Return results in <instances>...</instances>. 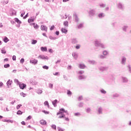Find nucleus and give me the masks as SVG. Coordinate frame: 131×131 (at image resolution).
<instances>
[{
	"label": "nucleus",
	"mask_w": 131,
	"mask_h": 131,
	"mask_svg": "<svg viewBox=\"0 0 131 131\" xmlns=\"http://www.w3.org/2000/svg\"><path fill=\"white\" fill-rule=\"evenodd\" d=\"M40 124H42V125L47 124V121H46V120H41L40 121Z\"/></svg>",
	"instance_id": "obj_27"
},
{
	"label": "nucleus",
	"mask_w": 131,
	"mask_h": 131,
	"mask_svg": "<svg viewBox=\"0 0 131 131\" xmlns=\"http://www.w3.org/2000/svg\"><path fill=\"white\" fill-rule=\"evenodd\" d=\"M74 115L75 116H79L81 115V114L80 113H75Z\"/></svg>",
	"instance_id": "obj_56"
},
{
	"label": "nucleus",
	"mask_w": 131,
	"mask_h": 131,
	"mask_svg": "<svg viewBox=\"0 0 131 131\" xmlns=\"http://www.w3.org/2000/svg\"><path fill=\"white\" fill-rule=\"evenodd\" d=\"M72 55L73 58L75 59V60H77L78 58V54H77V53L74 52L72 53Z\"/></svg>",
	"instance_id": "obj_14"
},
{
	"label": "nucleus",
	"mask_w": 131,
	"mask_h": 131,
	"mask_svg": "<svg viewBox=\"0 0 131 131\" xmlns=\"http://www.w3.org/2000/svg\"><path fill=\"white\" fill-rule=\"evenodd\" d=\"M43 69H46V70H48L49 69V67L47 66H42Z\"/></svg>",
	"instance_id": "obj_50"
},
{
	"label": "nucleus",
	"mask_w": 131,
	"mask_h": 131,
	"mask_svg": "<svg viewBox=\"0 0 131 131\" xmlns=\"http://www.w3.org/2000/svg\"><path fill=\"white\" fill-rule=\"evenodd\" d=\"M31 83L33 85H36L37 84V82H36L35 81H32V82H31Z\"/></svg>",
	"instance_id": "obj_41"
},
{
	"label": "nucleus",
	"mask_w": 131,
	"mask_h": 131,
	"mask_svg": "<svg viewBox=\"0 0 131 131\" xmlns=\"http://www.w3.org/2000/svg\"><path fill=\"white\" fill-rule=\"evenodd\" d=\"M38 59H41L42 60H49V57L48 56H45V55H39L38 57Z\"/></svg>",
	"instance_id": "obj_8"
},
{
	"label": "nucleus",
	"mask_w": 131,
	"mask_h": 131,
	"mask_svg": "<svg viewBox=\"0 0 131 131\" xmlns=\"http://www.w3.org/2000/svg\"><path fill=\"white\" fill-rule=\"evenodd\" d=\"M128 69H129V72H130V73H131V67H130V65H128L127 66Z\"/></svg>",
	"instance_id": "obj_63"
},
{
	"label": "nucleus",
	"mask_w": 131,
	"mask_h": 131,
	"mask_svg": "<svg viewBox=\"0 0 131 131\" xmlns=\"http://www.w3.org/2000/svg\"><path fill=\"white\" fill-rule=\"evenodd\" d=\"M78 67L80 69H84V68H85V65L83 64H79Z\"/></svg>",
	"instance_id": "obj_20"
},
{
	"label": "nucleus",
	"mask_w": 131,
	"mask_h": 131,
	"mask_svg": "<svg viewBox=\"0 0 131 131\" xmlns=\"http://www.w3.org/2000/svg\"><path fill=\"white\" fill-rule=\"evenodd\" d=\"M1 52H2V54H6V53H7V51H6V50H4V49H2L1 50Z\"/></svg>",
	"instance_id": "obj_55"
},
{
	"label": "nucleus",
	"mask_w": 131,
	"mask_h": 131,
	"mask_svg": "<svg viewBox=\"0 0 131 131\" xmlns=\"http://www.w3.org/2000/svg\"><path fill=\"white\" fill-rule=\"evenodd\" d=\"M84 73V71L80 70L78 72V74H79V75H81Z\"/></svg>",
	"instance_id": "obj_39"
},
{
	"label": "nucleus",
	"mask_w": 131,
	"mask_h": 131,
	"mask_svg": "<svg viewBox=\"0 0 131 131\" xmlns=\"http://www.w3.org/2000/svg\"><path fill=\"white\" fill-rule=\"evenodd\" d=\"M37 62H38V61L36 59H33V60H31L30 61V63H31L32 64H33L34 65H36V64H37Z\"/></svg>",
	"instance_id": "obj_15"
},
{
	"label": "nucleus",
	"mask_w": 131,
	"mask_h": 131,
	"mask_svg": "<svg viewBox=\"0 0 131 131\" xmlns=\"http://www.w3.org/2000/svg\"><path fill=\"white\" fill-rule=\"evenodd\" d=\"M49 38H50V39H51L52 40H56V39H57V37H53L52 36H50Z\"/></svg>",
	"instance_id": "obj_34"
},
{
	"label": "nucleus",
	"mask_w": 131,
	"mask_h": 131,
	"mask_svg": "<svg viewBox=\"0 0 131 131\" xmlns=\"http://www.w3.org/2000/svg\"><path fill=\"white\" fill-rule=\"evenodd\" d=\"M24 62H25V60L24 59V58H21L20 60V62L21 63V64H23Z\"/></svg>",
	"instance_id": "obj_53"
},
{
	"label": "nucleus",
	"mask_w": 131,
	"mask_h": 131,
	"mask_svg": "<svg viewBox=\"0 0 131 131\" xmlns=\"http://www.w3.org/2000/svg\"><path fill=\"white\" fill-rule=\"evenodd\" d=\"M65 111V109L61 108L59 109V112L57 113V115H59L61 114V116L58 117V118H64L65 117V115H64V112Z\"/></svg>",
	"instance_id": "obj_2"
},
{
	"label": "nucleus",
	"mask_w": 131,
	"mask_h": 131,
	"mask_svg": "<svg viewBox=\"0 0 131 131\" xmlns=\"http://www.w3.org/2000/svg\"><path fill=\"white\" fill-rule=\"evenodd\" d=\"M98 17L99 18H103V17H105V15H104V14L103 13H101L98 14Z\"/></svg>",
	"instance_id": "obj_30"
},
{
	"label": "nucleus",
	"mask_w": 131,
	"mask_h": 131,
	"mask_svg": "<svg viewBox=\"0 0 131 131\" xmlns=\"http://www.w3.org/2000/svg\"><path fill=\"white\" fill-rule=\"evenodd\" d=\"M55 28V26L53 25L52 26H51L50 28V30H54V29Z\"/></svg>",
	"instance_id": "obj_62"
},
{
	"label": "nucleus",
	"mask_w": 131,
	"mask_h": 131,
	"mask_svg": "<svg viewBox=\"0 0 131 131\" xmlns=\"http://www.w3.org/2000/svg\"><path fill=\"white\" fill-rule=\"evenodd\" d=\"M12 60H13V61H16V56L15 55H13L12 56Z\"/></svg>",
	"instance_id": "obj_64"
},
{
	"label": "nucleus",
	"mask_w": 131,
	"mask_h": 131,
	"mask_svg": "<svg viewBox=\"0 0 131 131\" xmlns=\"http://www.w3.org/2000/svg\"><path fill=\"white\" fill-rule=\"evenodd\" d=\"M37 94H38V95H41V94H42V91L41 90H38L36 91Z\"/></svg>",
	"instance_id": "obj_36"
},
{
	"label": "nucleus",
	"mask_w": 131,
	"mask_h": 131,
	"mask_svg": "<svg viewBox=\"0 0 131 131\" xmlns=\"http://www.w3.org/2000/svg\"><path fill=\"white\" fill-rule=\"evenodd\" d=\"M126 62V58H125V57H124V56H123L122 57L121 64L122 65H125Z\"/></svg>",
	"instance_id": "obj_12"
},
{
	"label": "nucleus",
	"mask_w": 131,
	"mask_h": 131,
	"mask_svg": "<svg viewBox=\"0 0 131 131\" xmlns=\"http://www.w3.org/2000/svg\"><path fill=\"white\" fill-rule=\"evenodd\" d=\"M53 84L52 83H49V88L50 89H53Z\"/></svg>",
	"instance_id": "obj_51"
},
{
	"label": "nucleus",
	"mask_w": 131,
	"mask_h": 131,
	"mask_svg": "<svg viewBox=\"0 0 131 131\" xmlns=\"http://www.w3.org/2000/svg\"><path fill=\"white\" fill-rule=\"evenodd\" d=\"M19 89H20L21 90H24V89H26L27 85H26V84L20 83L19 84Z\"/></svg>",
	"instance_id": "obj_10"
},
{
	"label": "nucleus",
	"mask_w": 131,
	"mask_h": 131,
	"mask_svg": "<svg viewBox=\"0 0 131 131\" xmlns=\"http://www.w3.org/2000/svg\"><path fill=\"white\" fill-rule=\"evenodd\" d=\"M100 8H105L106 7V4H101L99 5Z\"/></svg>",
	"instance_id": "obj_47"
},
{
	"label": "nucleus",
	"mask_w": 131,
	"mask_h": 131,
	"mask_svg": "<svg viewBox=\"0 0 131 131\" xmlns=\"http://www.w3.org/2000/svg\"><path fill=\"white\" fill-rule=\"evenodd\" d=\"M86 78V76L84 75H80L78 76V79L81 80L82 79H85Z\"/></svg>",
	"instance_id": "obj_13"
},
{
	"label": "nucleus",
	"mask_w": 131,
	"mask_h": 131,
	"mask_svg": "<svg viewBox=\"0 0 131 131\" xmlns=\"http://www.w3.org/2000/svg\"><path fill=\"white\" fill-rule=\"evenodd\" d=\"M71 42L73 45H75L76 43H78V40L76 38H73L71 39Z\"/></svg>",
	"instance_id": "obj_6"
},
{
	"label": "nucleus",
	"mask_w": 131,
	"mask_h": 131,
	"mask_svg": "<svg viewBox=\"0 0 131 131\" xmlns=\"http://www.w3.org/2000/svg\"><path fill=\"white\" fill-rule=\"evenodd\" d=\"M16 114H17V115H22V114H23V112L19 110L16 113Z\"/></svg>",
	"instance_id": "obj_37"
},
{
	"label": "nucleus",
	"mask_w": 131,
	"mask_h": 131,
	"mask_svg": "<svg viewBox=\"0 0 131 131\" xmlns=\"http://www.w3.org/2000/svg\"><path fill=\"white\" fill-rule=\"evenodd\" d=\"M117 8L119 10H121V11H123L124 10V5L122 4L121 2H119L117 5Z\"/></svg>",
	"instance_id": "obj_3"
},
{
	"label": "nucleus",
	"mask_w": 131,
	"mask_h": 131,
	"mask_svg": "<svg viewBox=\"0 0 131 131\" xmlns=\"http://www.w3.org/2000/svg\"><path fill=\"white\" fill-rule=\"evenodd\" d=\"M4 68H9L10 67V64L7 63L4 66Z\"/></svg>",
	"instance_id": "obj_45"
},
{
	"label": "nucleus",
	"mask_w": 131,
	"mask_h": 131,
	"mask_svg": "<svg viewBox=\"0 0 131 131\" xmlns=\"http://www.w3.org/2000/svg\"><path fill=\"white\" fill-rule=\"evenodd\" d=\"M22 106V104H18L17 106H16V109L18 110L20 107Z\"/></svg>",
	"instance_id": "obj_59"
},
{
	"label": "nucleus",
	"mask_w": 131,
	"mask_h": 131,
	"mask_svg": "<svg viewBox=\"0 0 131 131\" xmlns=\"http://www.w3.org/2000/svg\"><path fill=\"white\" fill-rule=\"evenodd\" d=\"M41 30H42L43 31H46V32H48V27L46 26L42 25L40 27Z\"/></svg>",
	"instance_id": "obj_11"
},
{
	"label": "nucleus",
	"mask_w": 131,
	"mask_h": 131,
	"mask_svg": "<svg viewBox=\"0 0 131 131\" xmlns=\"http://www.w3.org/2000/svg\"><path fill=\"white\" fill-rule=\"evenodd\" d=\"M76 49L77 50H79V49H80V45H78L76 46Z\"/></svg>",
	"instance_id": "obj_57"
},
{
	"label": "nucleus",
	"mask_w": 131,
	"mask_h": 131,
	"mask_svg": "<svg viewBox=\"0 0 131 131\" xmlns=\"http://www.w3.org/2000/svg\"><path fill=\"white\" fill-rule=\"evenodd\" d=\"M40 50L42 52H47V51H48V48H47V47H42L40 48Z\"/></svg>",
	"instance_id": "obj_21"
},
{
	"label": "nucleus",
	"mask_w": 131,
	"mask_h": 131,
	"mask_svg": "<svg viewBox=\"0 0 131 131\" xmlns=\"http://www.w3.org/2000/svg\"><path fill=\"white\" fill-rule=\"evenodd\" d=\"M14 21L16 22V23L18 24V27H20V24H22V21L21 20H19V18H15Z\"/></svg>",
	"instance_id": "obj_9"
},
{
	"label": "nucleus",
	"mask_w": 131,
	"mask_h": 131,
	"mask_svg": "<svg viewBox=\"0 0 131 131\" xmlns=\"http://www.w3.org/2000/svg\"><path fill=\"white\" fill-rule=\"evenodd\" d=\"M81 100H82V96H80L78 97V101H81Z\"/></svg>",
	"instance_id": "obj_61"
},
{
	"label": "nucleus",
	"mask_w": 131,
	"mask_h": 131,
	"mask_svg": "<svg viewBox=\"0 0 131 131\" xmlns=\"http://www.w3.org/2000/svg\"><path fill=\"white\" fill-rule=\"evenodd\" d=\"M95 47H100L102 49H105V45L101 43V41L96 40L95 41Z\"/></svg>",
	"instance_id": "obj_1"
},
{
	"label": "nucleus",
	"mask_w": 131,
	"mask_h": 131,
	"mask_svg": "<svg viewBox=\"0 0 131 131\" xmlns=\"http://www.w3.org/2000/svg\"><path fill=\"white\" fill-rule=\"evenodd\" d=\"M122 79L123 82L125 83H126V82H128V79H127V78L125 77H122Z\"/></svg>",
	"instance_id": "obj_18"
},
{
	"label": "nucleus",
	"mask_w": 131,
	"mask_h": 131,
	"mask_svg": "<svg viewBox=\"0 0 131 131\" xmlns=\"http://www.w3.org/2000/svg\"><path fill=\"white\" fill-rule=\"evenodd\" d=\"M63 25L68 27V21H65L63 22Z\"/></svg>",
	"instance_id": "obj_48"
},
{
	"label": "nucleus",
	"mask_w": 131,
	"mask_h": 131,
	"mask_svg": "<svg viewBox=\"0 0 131 131\" xmlns=\"http://www.w3.org/2000/svg\"><path fill=\"white\" fill-rule=\"evenodd\" d=\"M88 62L89 63H90V64H91L92 65L97 64V62L94 60H89Z\"/></svg>",
	"instance_id": "obj_16"
},
{
	"label": "nucleus",
	"mask_w": 131,
	"mask_h": 131,
	"mask_svg": "<svg viewBox=\"0 0 131 131\" xmlns=\"http://www.w3.org/2000/svg\"><path fill=\"white\" fill-rule=\"evenodd\" d=\"M99 58H100V59H105L106 56H105V55H99Z\"/></svg>",
	"instance_id": "obj_40"
},
{
	"label": "nucleus",
	"mask_w": 131,
	"mask_h": 131,
	"mask_svg": "<svg viewBox=\"0 0 131 131\" xmlns=\"http://www.w3.org/2000/svg\"><path fill=\"white\" fill-rule=\"evenodd\" d=\"M99 70L100 71H101V72H103V71H106V70H108V67H100L99 68Z\"/></svg>",
	"instance_id": "obj_7"
},
{
	"label": "nucleus",
	"mask_w": 131,
	"mask_h": 131,
	"mask_svg": "<svg viewBox=\"0 0 131 131\" xmlns=\"http://www.w3.org/2000/svg\"><path fill=\"white\" fill-rule=\"evenodd\" d=\"M28 23H31V22H34V18H32V17L31 18H29L28 20Z\"/></svg>",
	"instance_id": "obj_29"
},
{
	"label": "nucleus",
	"mask_w": 131,
	"mask_h": 131,
	"mask_svg": "<svg viewBox=\"0 0 131 131\" xmlns=\"http://www.w3.org/2000/svg\"><path fill=\"white\" fill-rule=\"evenodd\" d=\"M44 105H45V106H47L48 108H50V104H49V102L48 101H46L44 102Z\"/></svg>",
	"instance_id": "obj_32"
},
{
	"label": "nucleus",
	"mask_w": 131,
	"mask_h": 131,
	"mask_svg": "<svg viewBox=\"0 0 131 131\" xmlns=\"http://www.w3.org/2000/svg\"><path fill=\"white\" fill-rule=\"evenodd\" d=\"M91 111H92V110L90 107L87 108L86 110V113H90V112H91Z\"/></svg>",
	"instance_id": "obj_42"
},
{
	"label": "nucleus",
	"mask_w": 131,
	"mask_h": 131,
	"mask_svg": "<svg viewBox=\"0 0 131 131\" xmlns=\"http://www.w3.org/2000/svg\"><path fill=\"white\" fill-rule=\"evenodd\" d=\"M127 28H128V26H124L122 27L123 31H124V32H126Z\"/></svg>",
	"instance_id": "obj_24"
},
{
	"label": "nucleus",
	"mask_w": 131,
	"mask_h": 131,
	"mask_svg": "<svg viewBox=\"0 0 131 131\" xmlns=\"http://www.w3.org/2000/svg\"><path fill=\"white\" fill-rule=\"evenodd\" d=\"M102 54L104 56H107L108 55V52L106 50L103 51Z\"/></svg>",
	"instance_id": "obj_38"
},
{
	"label": "nucleus",
	"mask_w": 131,
	"mask_h": 131,
	"mask_svg": "<svg viewBox=\"0 0 131 131\" xmlns=\"http://www.w3.org/2000/svg\"><path fill=\"white\" fill-rule=\"evenodd\" d=\"M12 83H13V81L9 79L8 81L7 82V85L8 89L10 88V85H12Z\"/></svg>",
	"instance_id": "obj_17"
},
{
	"label": "nucleus",
	"mask_w": 131,
	"mask_h": 131,
	"mask_svg": "<svg viewBox=\"0 0 131 131\" xmlns=\"http://www.w3.org/2000/svg\"><path fill=\"white\" fill-rule=\"evenodd\" d=\"M7 122L9 123V122H11V123H13V122H14V121L12 120H7V121H6Z\"/></svg>",
	"instance_id": "obj_60"
},
{
	"label": "nucleus",
	"mask_w": 131,
	"mask_h": 131,
	"mask_svg": "<svg viewBox=\"0 0 131 131\" xmlns=\"http://www.w3.org/2000/svg\"><path fill=\"white\" fill-rule=\"evenodd\" d=\"M82 27H83V23H81L78 26V29H81Z\"/></svg>",
	"instance_id": "obj_33"
},
{
	"label": "nucleus",
	"mask_w": 131,
	"mask_h": 131,
	"mask_svg": "<svg viewBox=\"0 0 131 131\" xmlns=\"http://www.w3.org/2000/svg\"><path fill=\"white\" fill-rule=\"evenodd\" d=\"M100 92L101 93V94H103L104 95L107 93V92H106V91H105L104 89L100 90Z\"/></svg>",
	"instance_id": "obj_31"
},
{
	"label": "nucleus",
	"mask_w": 131,
	"mask_h": 131,
	"mask_svg": "<svg viewBox=\"0 0 131 131\" xmlns=\"http://www.w3.org/2000/svg\"><path fill=\"white\" fill-rule=\"evenodd\" d=\"M73 17L75 19V22H76V23H78V22H79V18L78 17V15H77V14H74L73 15Z\"/></svg>",
	"instance_id": "obj_5"
},
{
	"label": "nucleus",
	"mask_w": 131,
	"mask_h": 131,
	"mask_svg": "<svg viewBox=\"0 0 131 131\" xmlns=\"http://www.w3.org/2000/svg\"><path fill=\"white\" fill-rule=\"evenodd\" d=\"M57 102H58L57 99H55L52 101V104L53 105L54 107H56L57 106Z\"/></svg>",
	"instance_id": "obj_23"
},
{
	"label": "nucleus",
	"mask_w": 131,
	"mask_h": 131,
	"mask_svg": "<svg viewBox=\"0 0 131 131\" xmlns=\"http://www.w3.org/2000/svg\"><path fill=\"white\" fill-rule=\"evenodd\" d=\"M42 112H43V113H45V114H49V113H50V112L46 111L45 110H43Z\"/></svg>",
	"instance_id": "obj_54"
},
{
	"label": "nucleus",
	"mask_w": 131,
	"mask_h": 131,
	"mask_svg": "<svg viewBox=\"0 0 131 131\" xmlns=\"http://www.w3.org/2000/svg\"><path fill=\"white\" fill-rule=\"evenodd\" d=\"M14 82L15 83H16L17 84H18V85H19V84L21 83L19 80H18V79H14Z\"/></svg>",
	"instance_id": "obj_35"
},
{
	"label": "nucleus",
	"mask_w": 131,
	"mask_h": 131,
	"mask_svg": "<svg viewBox=\"0 0 131 131\" xmlns=\"http://www.w3.org/2000/svg\"><path fill=\"white\" fill-rule=\"evenodd\" d=\"M20 96H21L22 97H24V98L25 97H26V94H25V93H23V92H21V93H20Z\"/></svg>",
	"instance_id": "obj_46"
},
{
	"label": "nucleus",
	"mask_w": 131,
	"mask_h": 131,
	"mask_svg": "<svg viewBox=\"0 0 131 131\" xmlns=\"http://www.w3.org/2000/svg\"><path fill=\"white\" fill-rule=\"evenodd\" d=\"M9 40H10V39H9V38H8L7 37V36H5L3 39V41H4V42H5V43L8 42V41H9Z\"/></svg>",
	"instance_id": "obj_25"
},
{
	"label": "nucleus",
	"mask_w": 131,
	"mask_h": 131,
	"mask_svg": "<svg viewBox=\"0 0 131 131\" xmlns=\"http://www.w3.org/2000/svg\"><path fill=\"white\" fill-rule=\"evenodd\" d=\"M57 129L58 130V131H64V130H65V129H63V128H62L60 127H58Z\"/></svg>",
	"instance_id": "obj_49"
},
{
	"label": "nucleus",
	"mask_w": 131,
	"mask_h": 131,
	"mask_svg": "<svg viewBox=\"0 0 131 131\" xmlns=\"http://www.w3.org/2000/svg\"><path fill=\"white\" fill-rule=\"evenodd\" d=\"M78 106L80 108H81L82 107H83V102H80L79 103Z\"/></svg>",
	"instance_id": "obj_44"
},
{
	"label": "nucleus",
	"mask_w": 131,
	"mask_h": 131,
	"mask_svg": "<svg viewBox=\"0 0 131 131\" xmlns=\"http://www.w3.org/2000/svg\"><path fill=\"white\" fill-rule=\"evenodd\" d=\"M89 14L90 17H95L96 16V10L92 9L89 11Z\"/></svg>",
	"instance_id": "obj_4"
},
{
	"label": "nucleus",
	"mask_w": 131,
	"mask_h": 131,
	"mask_svg": "<svg viewBox=\"0 0 131 131\" xmlns=\"http://www.w3.org/2000/svg\"><path fill=\"white\" fill-rule=\"evenodd\" d=\"M37 42L36 40H32V45H35Z\"/></svg>",
	"instance_id": "obj_52"
},
{
	"label": "nucleus",
	"mask_w": 131,
	"mask_h": 131,
	"mask_svg": "<svg viewBox=\"0 0 131 131\" xmlns=\"http://www.w3.org/2000/svg\"><path fill=\"white\" fill-rule=\"evenodd\" d=\"M32 25H33V27L34 28H35V29H38V25H37V24H35V23H33Z\"/></svg>",
	"instance_id": "obj_28"
},
{
	"label": "nucleus",
	"mask_w": 131,
	"mask_h": 131,
	"mask_svg": "<svg viewBox=\"0 0 131 131\" xmlns=\"http://www.w3.org/2000/svg\"><path fill=\"white\" fill-rule=\"evenodd\" d=\"M67 95H68V96H71V95H72V92H71L70 90H67Z\"/></svg>",
	"instance_id": "obj_43"
},
{
	"label": "nucleus",
	"mask_w": 131,
	"mask_h": 131,
	"mask_svg": "<svg viewBox=\"0 0 131 131\" xmlns=\"http://www.w3.org/2000/svg\"><path fill=\"white\" fill-rule=\"evenodd\" d=\"M61 32L62 33H64L65 34H67V32H68V30L66 29H65V28H61Z\"/></svg>",
	"instance_id": "obj_22"
},
{
	"label": "nucleus",
	"mask_w": 131,
	"mask_h": 131,
	"mask_svg": "<svg viewBox=\"0 0 131 131\" xmlns=\"http://www.w3.org/2000/svg\"><path fill=\"white\" fill-rule=\"evenodd\" d=\"M51 127H52V128H53L54 129H56V127H57V126H56V125H51Z\"/></svg>",
	"instance_id": "obj_58"
},
{
	"label": "nucleus",
	"mask_w": 131,
	"mask_h": 131,
	"mask_svg": "<svg viewBox=\"0 0 131 131\" xmlns=\"http://www.w3.org/2000/svg\"><path fill=\"white\" fill-rule=\"evenodd\" d=\"M118 97H119V94H118V93H115L113 95L114 99H115V98H118Z\"/></svg>",
	"instance_id": "obj_26"
},
{
	"label": "nucleus",
	"mask_w": 131,
	"mask_h": 131,
	"mask_svg": "<svg viewBox=\"0 0 131 131\" xmlns=\"http://www.w3.org/2000/svg\"><path fill=\"white\" fill-rule=\"evenodd\" d=\"M98 114H103V108H102V107L100 106L98 108Z\"/></svg>",
	"instance_id": "obj_19"
}]
</instances>
